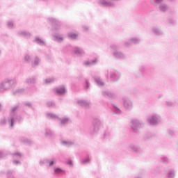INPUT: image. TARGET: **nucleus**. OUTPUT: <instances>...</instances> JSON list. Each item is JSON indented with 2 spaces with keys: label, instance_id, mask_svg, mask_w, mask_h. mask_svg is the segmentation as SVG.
Segmentation results:
<instances>
[{
  "label": "nucleus",
  "instance_id": "4468645a",
  "mask_svg": "<svg viewBox=\"0 0 178 178\" xmlns=\"http://www.w3.org/2000/svg\"><path fill=\"white\" fill-rule=\"evenodd\" d=\"M74 54L78 56H80L81 55H84V50L80 49V47H75L74 48Z\"/></svg>",
  "mask_w": 178,
  "mask_h": 178
},
{
  "label": "nucleus",
  "instance_id": "412c9836",
  "mask_svg": "<svg viewBox=\"0 0 178 178\" xmlns=\"http://www.w3.org/2000/svg\"><path fill=\"white\" fill-rule=\"evenodd\" d=\"M95 81L96 84H97V86H99V87H104V83L102 81V80L101 79V78H96L95 79Z\"/></svg>",
  "mask_w": 178,
  "mask_h": 178
},
{
  "label": "nucleus",
  "instance_id": "0eeeda50",
  "mask_svg": "<svg viewBox=\"0 0 178 178\" xmlns=\"http://www.w3.org/2000/svg\"><path fill=\"white\" fill-rule=\"evenodd\" d=\"M122 101L125 109H127L128 111H131V109H133V102H131L130 99L123 98Z\"/></svg>",
  "mask_w": 178,
  "mask_h": 178
},
{
  "label": "nucleus",
  "instance_id": "a211bd4d",
  "mask_svg": "<svg viewBox=\"0 0 178 178\" xmlns=\"http://www.w3.org/2000/svg\"><path fill=\"white\" fill-rule=\"evenodd\" d=\"M130 42H132V44H140L141 42V38L139 37H134L130 38Z\"/></svg>",
  "mask_w": 178,
  "mask_h": 178
},
{
  "label": "nucleus",
  "instance_id": "9b49d317",
  "mask_svg": "<svg viewBox=\"0 0 178 178\" xmlns=\"http://www.w3.org/2000/svg\"><path fill=\"white\" fill-rule=\"evenodd\" d=\"M129 151H131L132 152H140V147L131 143L127 147Z\"/></svg>",
  "mask_w": 178,
  "mask_h": 178
},
{
  "label": "nucleus",
  "instance_id": "c03bdc74",
  "mask_svg": "<svg viewBox=\"0 0 178 178\" xmlns=\"http://www.w3.org/2000/svg\"><path fill=\"white\" fill-rule=\"evenodd\" d=\"M21 35H22L23 37H30V33H29L27 32H22Z\"/></svg>",
  "mask_w": 178,
  "mask_h": 178
},
{
  "label": "nucleus",
  "instance_id": "49530a36",
  "mask_svg": "<svg viewBox=\"0 0 178 178\" xmlns=\"http://www.w3.org/2000/svg\"><path fill=\"white\" fill-rule=\"evenodd\" d=\"M165 105L167 106H173V102H165Z\"/></svg>",
  "mask_w": 178,
  "mask_h": 178
},
{
  "label": "nucleus",
  "instance_id": "aec40b11",
  "mask_svg": "<svg viewBox=\"0 0 178 178\" xmlns=\"http://www.w3.org/2000/svg\"><path fill=\"white\" fill-rule=\"evenodd\" d=\"M168 9L169 6L166 4H163L159 7V10H160V12H166Z\"/></svg>",
  "mask_w": 178,
  "mask_h": 178
},
{
  "label": "nucleus",
  "instance_id": "f8f14e48",
  "mask_svg": "<svg viewBox=\"0 0 178 178\" xmlns=\"http://www.w3.org/2000/svg\"><path fill=\"white\" fill-rule=\"evenodd\" d=\"M54 92H56V94H58V95H63V94L65 93L66 90L65 89L64 86H62L60 88H55L54 90Z\"/></svg>",
  "mask_w": 178,
  "mask_h": 178
},
{
  "label": "nucleus",
  "instance_id": "423d86ee",
  "mask_svg": "<svg viewBox=\"0 0 178 178\" xmlns=\"http://www.w3.org/2000/svg\"><path fill=\"white\" fill-rule=\"evenodd\" d=\"M143 124H144V122L138 119H134L130 123V126L133 130H139V129H141Z\"/></svg>",
  "mask_w": 178,
  "mask_h": 178
},
{
  "label": "nucleus",
  "instance_id": "e433bc0d",
  "mask_svg": "<svg viewBox=\"0 0 178 178\" xmlns=\"http://www.w3.org/2000/svg\"><path fill=\"white\" fill-rule=\"evenodd\" d=\"M83 87H84V90H88V87H90V83H88V80L85 81V86Z\"/></svg>",
  "mask_w": 178,
  "mask_h": 178
},
{
  "label": "nucleus",
  "instance_id": "7ed1b4c3",
  "mask_svg": "<svg viewBox=\"0 0 178 178\" xmlns=\"http://www.w3.org/2000/svg\"><path fill=\"white\" fill-rule=\"evenodd\" d=\"M17 108H19V106H15L11 110L10 118H8L10 127H13V124H15V122H20V120H22V117L15 113V112L17 111Z\"/></svg>",
  "mask_w": 178,
  "mask_h": 178
},
{
  "label": "nucleus",
  "instance_id": "9d476101",
  "mask_svg": "<svg viewBox=\"0 0 178 178\" xmlns=\"http://www.w3.org/2000/svg\"><path fill=\"white\" fill-rule=\"evenodd\" d=\"M55 162H56V160H55V159H54L53 160L46 159V160L40 161V164L46 165V166H53Z\"/></svg>",
  "mask_w": 178,
  "mask_h": 178
},
{
  "label": "nucleus",
  "instance_id": "393cba45",
  "mask_svg": "<svg viewBox=\"0 0 178 178\" xmlns=\"http://www.w3.org/2000/svg\"><path fill=\"white\" fill-rule=\"evenodd\" d=\"M46 115H47V118H48V119H58V118L56 115L51 113H47Z\"/></svg>",
  "mask_w": 178,
  "mask_h": 178
},
{
  "label": "nucleus",
  "instance_id": "72a5a7b5",
  "mask_svg": "<svg viewBox=\"0 0 178 178\" xmlns=\"http://www.w3.org/2000/svg\"><path fill=\"white\" fill-rule=\"evenodd\" d=\"M167 178H175V172L170 171L168 174Z\"/></svg>",
  "mask_w": 178,
  "mask_h": 178
},
{
  "label": "nucleus",
  "instance_id": "3c124183",
  "mask_svg": "<svg viewBox=\"0 0 178 178\" xmlns=\"http://www.w3.org/2000/svg\"><path fill=\"white\" fill-rule=\"evenodd\" d=\"M1 124H6V119H3L1 120Z\"/></svg>",
  "mask_w": 178,
  "mask_h": 178
},
{
  "label": "nucleus",
  "instance_id": "4c0bfd02",
  "mask_svg": "<svg viewBox=\"0 0 178 178\" xmlns=\"http://www.w3.org/2000/svg\"><path fill=\"white\" fill-rule=\"evenodd\" d=\"M90 162V159L87 158L81 161L82 165H86V163H88Z\"/></svg>",
  "mask_w": 178,
  "mask_h": 178
},
{
  "label": "nucleus",
  "instance_id": "cd10ccee",
  "mask_svg": "<svg viewBox=\"0 0 178 178\" xmlns=\"http://www.w3.org/2000/svg\"><path fill=\"white\" fill-rule=\"evenodd\" d=\"M55 81V78H48L44 80L45 84H51V83H54Z\"/></svg>",
  "mask_w": 178,
  "mask_h": 178
},
{
  "label": "nucleus",
  "instance_id": "ddd939ff",
  "mask_svg": "<svg viewBox=\"0 0 178 178\" xmlns=\"http://www.w3.org/2000/svg\"><path fill=\"white\" fill-rule=\"evenodd\" d=\"M36 81H37V78L35 76H32L26 79L25 83H26V84H29L30 86L31 84H35Z\"/></svg>",
  "mask_w": 178,
  "mask_h": 178
},
{
  "label": "nucleus",
  "instance_id": "a18cd8bd",
  "mask_svg": "<svg viewBox=\"0 0 178 178\" xmlns=\"http://www.w3.org/2000/svg\"><path fill=\"white\" fill-rule=\"evenodd\" d=\"M168 23H169L170 24H176L175 21L173 20V19H172V18H170V19H168Z\"/></svg>",
  "mask_w": 178,
  "mask_h": 178
},
{
  "label": "nucleus",
  "instance_id": "39448f33",
  "mask_svg": "<svg viewBox=\"0 0 178 178\" xmlns=\"http://www.w3.org/2000/svg\"><path fill=\"white\" fill-rule=\"evenodd\" d=\"M148 123L152 126H156L161 122V115L158 114H153L147 119Z\"/></svg>",
  "mask_w": 178,
  "mask_h": 178
},
{
  "label": "nucleus",
  "instance_id": "13d9d810",
  "mask_svg": "<svg viewBox=\"0 0 178 178\" xmlns=\"http://www.w3.org/2000/svg\"><path fill=\"white\" fill-rule=\"evenodd\" d=\"M170 134H175V131L170 130L169 131Z\"/></svg>",
  "mask_w": 178,
  "mask_h": 178
},
{
  "label": "nucleus",
  "instance_id": "2f4dec72",
  "mask_svg": "<svg viewBox=\"0 0 178 178\" xmlns=\"http://www.w3.org/2000/svg\"><path fill=\"white\" fill-rule=\"evenodd\" d=\"M24 60L25 62H27L28 63L31 62V58L29 54H26L24 56Z\"/></svg>",
  "mask_w": 178,
  "mask_h": 178
},
{
  "label": "nucleus",
  "instance_id": "6e6d98bb",
  "mask_svg": "<svg viewBox=\"0 0 178 178\" xmlns=\"http://www.w3.org/2000/svg\"><path fill=\"white\" fill-rule=\"evenodd\" d=\"M145 70V68L144 67H140V72H144Z\"/></svg>",
  "mask_w": 178,
  "mask_h": 178
},
{
  "label": "nucleus",
  "instance_id": "6ab92c4d",
  "mask_svg": "<svg viewBox=\"0 0 178 178\" xmlns=\"http://www.w3.org/2000/svg\"><path fill=\"white\" fill-rule=\"evenodd\" d=\"M60 120L61 126H65V124H67L69 122H70V120L68 118H63L60 119Z\"/></svg>",
  "mask_w": 178,
  "mask_h": 178
},
{
  "label": "nucleus",
  "instance_id": "bb28decb",
  "mask_svg": "<svg viewBox=\"0 0 178 178\" xmlns=\"http://www.w3.org/2000/svg\"><path fill=\"white\" fill-rule=\"evenodd\" d=\"M68 37H69V38H70V40H76V38H77V37H78V35L76 33H69Z\"/></svg>",
  "mask_w": 178,
  "mask_h": 178
},
{
  "label": "nucleus",
  "instance_id": "473e14b6",
  "mask_svg": "<svg viewBox=\"0 0 178 178\" xmlns=\"http://www.w3.org/2000/svg\"><path fill=\"white\" fill-rule=\"evenodd\" d=\"M38 63H40V58H38V57H35L33 66H38Z\"/></svg>",
  "mask_w": 178,
  "mask_h": 178
},
{
  "label": "nucleus",
  "instance_id": "2eb2a0df",
  "mask_svg": "<svg viewBox=\"0 0 178 178\" xmlns=\"http://www.w3.org/2000/svg\"><path fill=\"white\" fill-rule=\"evenodd\" d=\"M152 31L155 35H162V34H163V32L158 27H152Z\"/></svg>",
  "mask_w": 178,
  "mask_h": 178
},
{
  "label": "nucleus",
  "instance_id": "603ef678",
  "mask_svg": "<svg viewBox=\"0 0 178 178\" xmlns=\"http://www.w3.org/2000/svg\"><path fill=\"white\" fill-rule=\"evenodd\" d=\"M3 156H5V155H3V153L2 152H0V159L1 158H3Z\"/></svg>",
  "mask_w": 178,
  "mask_h": 178
},
{
  "label": "nucleus",
  "instance_id": "b1692460",
  "mask_svg": "<svg viewBox=\"0 0 178 178\" xmlns=\"http://www.w3.org/2000/svg\"><path fill=\"white\" fill-rule=\"evenodd\" d=\"M34 42L39 45H45V42H44V40H41L40 38H35Z\"/></svg>",
  "mask_w": 178,
  "mask_h": 178
},
{
  "label": "nucleus",
  "instance_id": "37998d69",
  "mask_svg": "<svg viewBox=\"0 0 178 178\" xmlns=\"http://www.w3.org/2000/svg\"><path fill=\"white\" fill-rule=\"evenodd\" d=\"M13 158H22V154L20 153H14Z\"/></svg>",
  "mask_w": 178,
  "mask_h": 178
},
{
  "label": "nucleus",
  "instance_id": "864d4df0",
  "mask_svg": "<svg viewBox=\"0 0 178 178\" xmlns=\"http://www.w3.org/2000/svg\"><path fill=\"white\" fill-rule=\"evenodd\" d=\"M67 163H68V165H70V166L73 165V163L72 162V160H70Z\"/></svg>",
  "mask_w": 178,
  "mask_h": 178
},
{
  "label": "nucleus",
  "instance_id": "7c9ffc66",
  "mask_svg": "<svg viewBox=\"0 0 178 178\" xmlns=\"http://www.w3.org/2000/svg\"><path fill=\"white\" fill-rule=\"evenodd\" d=\"M97 63H98V58H95V59L90 60V65L94 66V65H97Z\"/></svg>",
  "mask_w": 178,
  "mask_h": 178
},
{
  "label": "nucleus",
  "instance_id": "1a4fd4ad",
  "mask_svg": "<svg viewBox=\"0 0 178 178\" xmlns=\"http://www.w3.org/2000/svg\"><path fill=\"white\" fill-rule=\"evenodd\" d=\"M120 72L113 70L110 72V79L113 80V81H118L120 79Z\"/></svg>",
  "mask_w": 178,
  "mask_h": 178
},
{
  "label": "nucleus",
  "instance_id": "5fc2aeb1",
  "mask_svg": "<svg viewBox=\"0 0 178 178\" xmlns=\"http://www.w3.org/2000/svg\"><path fill=\"white\" fill-rule=\"evenodd\" d=\"M13 163H15V165H17V163H19V161L14 160Z\"/></svg>",
  "mask_w": 178,
  "mask_h": 178
},
{
  "label": "nucleus",
  "instance_id": "f704fd0d",
  "mask_svg": "<svg viewBox=\"0 0 178 178\" xmlns=\"http://www.w3.org/2000/svg\"><path fill=\"white\" fill-rule=\"evenodd\" d=\"M7 27L8 29H13V22L12 21H9L7 22Z\"/></svg>",
  "mask_w": 178,
  "mask_h": 178
},
{
  "label": "nucleus",
  "instance_id": "5701e85b",
  "mask_svg": "<svg viewBox=\"0 0 178 178\" xmlns=\"http://www.w3.org/2000/svg\"><path fill=\"white\" fill-rule=\"evenodd\" d=\"M49 20L53 26H59V21L56 20L55 18H49Z\"/></svg>",
  "mask_w": 178,
  "mask_h": 178
},
{
  "label": "nucleus",
  "instance_id": "20e7f679",
  "mask_svg": "<svg viewBox=\"0 0 178 178\" xmlns=\"http://www.w3.org/2000/svg\"><path fill=\"white\" fill-rule=\"evenodd\" d=\"M111 49L113 52V56L115 58V59H124L126 58V55L118 49L117 45L113 44L111 46Z\"/></svg>",
  "mask_w": 178,
  "mask_h": 178
},
{
  "label": "nucleus",
  "instance_id": "f3484780",
  "mask_svg": "<svg viewBox=\"0 0 178 178\" xmlns=\"http://www.w3.org/2000/svg\"><path fill=\"white\" fill-rule=\"evenodd\" d=\"M77 104L78 105H79L80 106H83V107H87L88 106V102L86 101V100H78L77 101Z\"/></svg>",
  "mask_w": 178,
  "mask_h": 178
},
{
  "label": "nucleus",
  "instance_id": "dca6fc26",
  "mask_svg": "<svg viewBox=\"0 0 178 178\" xmlns=\"http://www.w3.org/2000/svg\"><path fill=\"white\" fill-rule=\"evenodd\" d=\"M113 112L115 115H120L122 113V110H120L116 105L113 104Z\"/></svg>",
  "mask_w": 178,
  "mask_h": 178
},
{
  "label": "nucleus",
  "instance_id": "ea45409f",
  "mask_svg": "<svg viewBox=\"0 0 178 178\" xmlns=\"http://www.w3.org/2000/svg\"><path fill=\"white\" fill-rule=\"evenodd\" d=\"M132 44H133V42H131L130 39H129L128 41L124 42V47H129L131 46Z\"/></svg>",
  "mask_w": 178,
  "mask_h": 178
},
{
  "label": "nucleus",
  "instance_id": "79ce46f5",
  "mask_svg": "<svg viewBox=\"0 0 178 178\" xmlns=\"http://www.w3.org/2000/svg\"><path fill=\"white\" fill-rule=\"evenodd\" d=\"M47 106L49 108H51V107L55 106V104H54V102H49L47 103Z\"/></svg>",
  "mask_w": 178,
  "mask_h": 178
},
{
  "label": "nucleus",
  "instance_id": "c9c22d12",
  "mask_svg": "<svg viewBox=\"0 0 178 178\" xmlns=\"http://www.w3.org/2000/svg\"><path fill=\"white\" fill-rule=\"evenodd\" d=\"M54 172H55L56 175H59V174L62 173V172H63V170H62V169H60V168H55Z\"/></svg>",
  "mask_w": 178,
  "mask_h": 178
},
{
  "label": "nucleus",
  "instance_id": "f03ea898",
  "mask_svg": "<svg viewBox=\"0 0 178 178\" xmlns=\"http://www.w3.org/2000/svg\"><path fill=\"white\" fill-rule=\"evenodd\" d=\"M104 129V123L99 118L93 119L92 122V127L90 129L91 134H97L99 130H102Z\"/></svg>",
  "mask_w": 178,
  "mask_h": 178
},
{
  "label": "nucleus",
  "instance_id": "4d7b16f0",
  "mask_svg": "<svg viewBox=\"0 0 178 178\" xmlns=\"http://www.w3.org/2000/svg\"><path fill=\"white\" fill-rule=\"evenodd\" d=\"M83 29L85 30V31H88V27L83 26Z\"/></svg>",
  "mask_w": 178,
  "mask_h": 178
},
{
  "label": "nucleus",
  "instance_id": "58836bf2",
  "mask_svg": "<svg viewBox=\"0 0 178 178\" xmlns=\"http://www.w3.org/2000/svg\"><path fill=\"white\" fill-rule=\"evenodd\" d=\"M24 91V89H18L17 90H15V92H13V94L14 95L22 94Z\"/></svg>",
  "mask_w": 178,
  "mask_h": 178
},
{
  "label": "nucleus",
  "instance_id": "6e6552de",
  "mask_svg": "<svg viewBox=\"0 0 178 178\" xmlns=\"http://www.w3.org/2000/svg\"><path fill=\"white\" fill-rule=\"evenodd\" d=\"M102 94L105 98H109L110 99H115L116 98V93L111 90L102 91Z\"/></svg>",
  "mask_w": 178,
  "mask_h": 178
},
{
  "label": "nucleus",
  "instance_id": "c756f323",
  "mask_svg": "<svg viewBox=\"0 0 178 178\" xmlns=\"http://www.w3.org/2000/svg\"><path fill=\"white\" fill-rule=\"evenodd\" d=\"M160 161L162 163H169V159L166 156L161 157Z\"/></svg>",
  "mask_w": 178,
  "mask_h": 178
},
{
  "label": "nucleus",
  "instance_id": "09e8293b",
  "mask_svg": "<svg viewBox=\"0 0 178 178\" xmlns=\"http://www.w3.org/2000/svg\"><path fill=\"white\" fill-rule=\"evenodd\" d=\"M23 143H24L25 144H31V141L25 139L24 140H23Z\"/></svg>",
  "mask_w": 178,
  "mask_h": 178
},
{
  "label": "nucleus",
  "instance_id": "de8ad7c7",
  "mask_svg": "<svg viewBox=\"0 0 178 178\" xmlns=\"http://www.w3.org/2000/svg\"><path fill=\"white\" fill-rule=\"evenodd\" d=\"M109 136H110L109 132L106 131L104 134V138H108V137H109Z\"/></svg>",
  "mask_w": 178,
  "mask_h": 178
},
{
  "label": "nucleus",
  "instance_id": "f257e3e1",
  "mask_svg": "<svg viewBox=\"0 0 178 178\" xmlns=\"http://www.w3.org/2000/svg\"><path fill=\"white\" fill-rule=\"evenodd\" d=\"M17 81L16 79H6L4 81L0 83V93L3 94L6 91H8L9 88L12 87L14 84H16Z\"/></svg>",
  "mask_w": 178,
  "mask_h": 178
},
{
  "label": "nucleus",
  "instance_id": "8fccbe9b",
  "mask_svg": "<svg viewBox=\"0 0 178 178\" xmlns=\"http://www.w3.org/2000/svg\"><path fill=\"white\" fill-rule=\"evenodd\" d=\"M83 65H84L85 66H90V61H85V62L83 63Z\"/></svg>",
  "mask_w": 178,
  "mask_h": 178
},
{
  "label": "nucleus",
  "instance_id": "c85d7f7f",
  "mask_svg": "<svg viewBox=\"0 0 178 178\" xmlns=\"http://www.w3.org/2000/svg\"><path fill=\"white\" fill-rule=\"evenodd\" d=\"M151 2L153 5H161L163 0H151Z\"/></svg>",
  "mask_w": 178,
  "mask_h": 178
},
{
  "label": "nucleus",
  "instance_id": "a878e982",
  "mask_svg": "<svg viewBox=\"0 0 178 178\" xmlns=\"http://www.w3.org/2000/svg\"><path fill=\"white\" fill-rule=\"evenodd\" d=\"M53 40L54 41H57L58 42H62L63 41V37L59 35H54Z\"/></svg>",
  "mask_w": 178,
  "mask_h": 178
},
{
  "label": "nucleus",
  "instance_id": "bf43d9fd",
  "mask_svg": "<svg viewBox=\"0 0 178 178\" xmlns=\"http://www.w3.org/2000/svg\"><path fill=\"white\" fill-rule=\"evenodd\" d=\"M25 105H27L28 106H30L31 105V104H30V103H26V104H25Z\"/></svg>",
  "mask_w": 178,
  "mask_h": 178
},
{
  "label": "nucleus",
  "instance_id": "4be33fe9",
  "mask_svg": "<svg viewBox=\"0 0 178 178\" xmlns=\"http://www.w3.org/2000/svg\"><path fill=\"white\" fill-rule=\"evenodd\" d=\"M61 144H63V145H66V147H70L72 145H74V143L70 140H63L61 142Z\"/></svg>",
  "mask_w": 178,
  "mask_h": 178
},
{
  "label": "nucleus",
  "instance_id": "a19ab883",
  "mask_svg": "<svg viewBox=\"0 0 178 178\" xmlns=\"http://www.w3.org/2000/svg\"><path fill=\"white\" fill-rule=\"evenodd\" d=\"M52 134V132L49 129H47L45 132L46 137H49Z\"/></svg>",
  "mask_w": 178,
  "mask_h": 178
}]
</instances>
